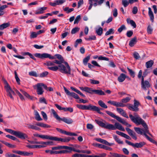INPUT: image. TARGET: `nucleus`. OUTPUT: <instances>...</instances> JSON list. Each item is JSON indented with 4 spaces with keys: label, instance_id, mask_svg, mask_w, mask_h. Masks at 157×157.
I'll list each match as a JSON object with an SVG mask.
<instances>
[{
    "label": "nucleus",
    "instance_id": "f257e3e1",
    "mask_svg": "<svg viewBox=\"0 0 157 157\" xmlns=\"http://www.w3.org/2000/svg\"><path fill=\"white\" fill-rule=\"evenodd\" d=\"M95 122L101 127L109 130H115L117 129L121 131H124L125 129L122 125L118 122L115 123L114 125L109 124L105 121V123L98 120L95 119Z\"/></svg>",
    "mask_w": 157,
    "mask_h": 157
},
{
    "label": "nucleus",
    "instance_id": "f03ea898",
    "mask_svg": "<svg viewBox=\"0 0 157 157\" xmlns=\"http://www.w3.org/2000/svg\"><path fill=\"white\" fill-rule=\"evenodd\" d=\"M133 114L134 116L131 114L129 115V117L132 121L136 124L138 125L141 124L145 129L146 132L148 133V126L145 121L140 118L136 113H134Z\"/></svg>",
    "mask_w": 157,
    "mask_h": 157
},
{
    "label": "nucleus",
    "instance_id": "7ed1b4c3",
    "mask_svg": "<svg viewBox=\"0 0 157 157\" xmlns=\"http://www.w3.org/2000/svg\"><path fill=\"white\" fill-rule=\"evenodd\" d=\"M35 56L36 57L43 59L44 58H49V59H53L57 58L60 60H61L63 62L64 59L62 56L59 54H56L54 56H52L50 54L44 53L43 54H40L39 53H36L35 54Z\"/></svg>",
    "mask_w": 157,
    "mask_h": 157
},
{
    "label": "nucleus",
    "instance_id": "20e7f679",
    "mask_svg": "<svg viewBox=\"0 0 157 157\" xmlns=\"http://www.w3.org/2000/svg\"><path fill=\"white\" fill-rule=\"evenodd\" d=\"M130 99V98L127 97L124 98L122 99L121 100V102L109 100L107 102V103L117 107H123L125 106V105L123 103L129 102Z\"/></svg>",
    "mask_w": 157,
    "mask_h": 157
},
{
    "label": "nucleus",
    "instance_id": "39448f33",
    "mask_svg": "<svg viewBox=\"0 0 157 157\" xmlns=\"http://www.w3.org/2000/svg\"><path fill=\"white\" fill-rule=\"evenodd\" d=\"M51 111L54 117L59 121H62L68 124H71L73 122V120L70 118H67L65 117H63L62 118H60L53 109H52Z\"/></svg>",
    "mask_w": 157,
    "mask_h": 157
},
{
    "label": "nucleus",
    "instance_id": "423d86ee",
    "mask_svg": "<svg viewBox=\"0 0 157 157\" xmlns=\"http://www.w3.org/2000/svg\"><path fill=\"white\" fill-rule=\"evenodd\" d=\"M105 112L107 114L112 117L116 119L118 121L126 126L127 127H130L131 126V124H129L123 119L121 118L118 116L115 115L112 112L109 111H105Z\"/></svg>",
    "mask_w": 157,
    "mask_h": 157
},
{
    "label": "nucleus",
    "instance_id": "0eeeda50",
    "mask_svg": "<svg viewBox=\"0 0 157 157\" xmlns=\"http://www.w3.org/2000/svg\"><path fill=\"white\" fill-rule=\"evenodd\" d=\"M2 79L5 84L4 87L7 93V95L10 97L11 99L13 100V98L12 96V94L14 95H15V92L12 90L6 80L4 78H2Z\"/></svg>",
    "mask_w": 157,
    "mask_h": 157
},
{
    "label": "nucleus",
    "instance_id": "6e6552de",
    "mask_svg": "<svg viewBox=\"0 0 157 157\" xmlns=\"http://www.w3.org/2000/svg\"><path fill=\"white\" fill-rule=\"evenodd\" d=\"M65 63L66 67L62 64L58 65L59 70L63 73L71 74V69L70 67L67 62H65Z\"/></svg>",
    "mask_w": 157,
    "mask_h": 157
},
{
    "label": "nucleus",
    "instance_id": "1a4fd4ad",
    "mask_svg": "<svg viewBox=\"0 0 157 157\" xmlns=\"http://www.w3.org/2000/svg\"><path fill=\"white\" fill-rule=\"evenodd\" d=\"M57 147H63L61 149H58V150H61L63 149H65L66 150H63L61 151H56V154H66L67 153H70L71 151H73V149H74V147H68L66 146H58Z\"/></svg>",
    "mask_w": 157,
    "mask_h": 157
},
{
    "label": "nucleus",
    "instance_id": "9d476101",
    "mask_svg": "<svg viewBox=\"0 0 157 157\" xmlns=\"http://www.w3.org/2000/svg\"><path fill=\"white\" fill-rule=\"evenodd\" d=\"M140 105L139 102L136 99L134 100L133 105L131 104H128L127 107L128 109L133 111L137 112L139 110V108H138L139 105Z\"/></svg>",
    "mask_w": 157,
    "mask_h": 157
},
{
    "label": "nucleus",
    "instance_id": "9b49d317",
    "mask_svg": "<svg viewBox=\"0 0 157 157\" xmlns=\"http://www.w3.org/2000/svg\"><path fill=\"white\" fill-rule=\"evenodd\" d=\"M104 0H88V4L90 6L88 10H90L94 6V7L97 5H101L104 2Z\"/></svg>",
    "mask_w": 157,
    "mask_h": 157
},
{
    "label": "nucleus",
    "instance_id": "f8f14e48",
    "mask_svg": "<svg viewBox=\"0 0 157 157\" xmlns=\"http://www.w3.org/2000/svg\"><path fill=\"white\" fill-rule=\"evenodd\" d=\"M125 142L128 145L132 146L134 148H141L146 144L144 142H140V143L134 144L127 140H125Z\"/></svg>",
    "mask_w": 157,
    "mask_h": 157
},
{
    "label": "nucleus",
    "instance_id": "ddd939ff",
    "mask_svg": "<svg viewBox=\"0 0 157 157\" xmlns=\"http://www.w3.org/2000/svg\"><path fill=\"white\" fill-rule=\"evenodd\" d=\"M37 87V93L39 95H41L44 92L42 87L45 89H47V86L43 83H40L37 84L35 86Z\"/></svg>",
    "mask_w": 157,
    "mask_h": 157
},
{
    "label": "nucleus",
    "instance_id": "4468645a",
    "mask_svg": "<svg viewBox=\"0 0 157 157\" xmlns=\"http://www.w3.org/2000/svg\"><path fill=\"white\" fill-rule=\"evenodd\" d=\"M93 105H92L91 104H89L88 105L77 104L76 106L78 108L82 110H87L92 111Z\"/></svg>",
    "mask_w": 157,
    "mask_h": 157
},
{
    "label": "nucleus",
    "instance_id": "2eb2a0df",
    "mask_svg": "<svg viewBox=\"0 0 157 157\" xmlns=\"http://www.w3.org/2000/svg\"><path fill=\"white\" fill-rule=\"evenodd\" d=\"M62 147H54L51 148L52 150H47L45 152L46 153H49L51 155L56 154V150H58V149L62 148Z\"/></svg>",
    "mask_w": 157,
    "mask_h": 157
},
{
    "label": "nucleus",
    "instance_id": "dca6fc26",
    "mask_svg": "<svg viewBox=\"0 0 157 157\" xmlns=\"http://www.w3.org/2000/svg\"><path fill=\"white\" fill-rule=\"evenodd\" d=\"M64 89L65 92L68 95L72 96L76 99H79V98L78 95L74 92H71L66 87H64Z\"/></svg>",
    "mask_w": 157,
    "mask_h": 157
},
{
    "label": "nucleus",
    "instance_id": "f3484780",
    "mask_svg": "<svg viewBox=\"0 0 157 157\" xmlns=\"http://www.w3.org/2000/svg\"><path fill=\"white\" fill-rule=\"evenodd\" d=\"M56 129L57 131L61 133L65 134L69 136H77V134L75 133L70 132H68L66 131L63 130L59 128H57Z\"/></svg>",
    "mask_w": 157,
    "mask_h": 157
},
{
    "label": "nucleus",
    "instance_id": "a211bd4d",
    "mask_svg": "<svg viewBox=\"0 0 157 157\" xmlns=\"http://www.w3.org/2000/svg\"><path fill=\"white\" fill-rule=\"evenodd\" d=\"M15 136L19 138L23 139H25L28 137L26 134L20 131H16Z\"/></svg>",
    "mask_w": 157,
    "mask_h": 157
},
{
    "label": "nucleus",
    "instance_id": "6ab92c4d",
    "mask_svg": "<svg viewBox=\"0 0 157 157\" xmlns=\"http://www.w3.org/2000/svg\"><path fill=\"white\" fill-rule=\"evenodd\" d=\"M79 88L82 90L84 91L91 94H92L94 93V90H93L91 88L87 87H83L81 86L79 87Z\"/></svg>",
    "mask_w": 157,
    "mask_h": 157
},
{
    "label": "nucleus",
    "instance_id": "aec40b11",
    "mask_svg": "<svg viewBox=\"0 0 157 157\" xmlns=\"http://www.w3.org/2000/svg\"><path fill=\"white\" fill-rule=\"evenodd\" d=\"M125 129L128 132V134L131 136L132 139L135 140L137 139V137L136 136L135 133L132 130L128 128H126Z\"/></svg>",
    "mask_w": 157,
    "mask_h": 157
},
{
    "label": "nucleus",
    "instance_id": "412c9836",
    "mask_svg": "<svg viewBox=\"0 0 157 157\" xmlns=\"http://www.w3.org/2000/svg\"><path fill=\"white\" fill-rule=\"evenodd\" d=\"M71 138L70 137H67V138H61L57 137H54V140L60 141L63 142H69Z\"/></svg>",
    "mask_w": 157,
    "mask_h": 157
},
{
    "label": "nucleus",
    "instance_id": "4be33fe9",
    "mask_svg": "<svg viewBox=\"0 0 157 157\" xmlns=\"http://www.w3.org/2000/svg\"><path fill=\"white\" fill-rule=\"evenodd\" d=\"M116 109L117 112L122 116L127 118H128L126 112L123 109L121 108H117Z\"/></svg>",
    "mask_w": 157,
    "mask_h": 157
},
{
    "label": "nucleus",
    "instance_id": "5701e85b",
    "mask_svg": "<svg viewBox=\"0 0 157 157\" xmlns=\"http://www.w3.org/2000/svg\"><path fill=\"white\" fill-rule=\"evenodd\" d=\"M141 87L144 90H146L147 88H149L150 85L149 82L147 80H145L143 83H141Z\"/></svg>",
    "mask_w": 157,
    "mask_h": 157
},
{
    "label": "nucleus",
    "instance_id": "b1692460",
    "mask_svg": "<svg viewBox=\"0 0 157 157\" xmlns=\"http://www.w3.org/2000/svg\"><path fill=\"white\" fill-rule=\"evenodd\" d=\"M148 15L150 17V19L151 21L152 22H153L154 21V15L153 14V12L150 7H148Z\"/></svg>",
    "mask_w": 157,
    "mask_h": 157
},
{
    "label": "nucleus",
    "instance_id": "393cba45",
    "mask_svg": "<svg viewBox=\"0 0 157 157\" xmlns=\"http://www.w3.org/2000/svg\"><path fill=\"white\" fill-rule=\"evenodd\" d=\"M72 150H73V151L79 153H86L87 154H90L91 153V152L90 150H76L74 147V149Z\"/></svg>",
    "mask_w": 157,
    "mask_h": 157
},
{
    "label": "nucleus",
    "instance_id": "a878e982",
    "mask_svg": "<svg viewBox=\"0 0 157 157\" xmlns=\"http://www.w3.org/2000/svg\"><path fill=\"white\" fill-rule=\"evenodd\" d=\"M148 133L146 132L145 129V131H144L145 132L144 133H143V134L148 140H149V141H150L151 142H152V143H153L155 140L152 139L150 138L149 136H148L146 134V133H147L149 135H150L151 136V135L149 132V131L148 128Z\"/></svg>",
    "mask_w": 157,
    "mask_h": 157
},
{
    "label": "nucleus",
    "instance_id": "bb28decb",
    "mask_svg": "<svg viewBox=\"0 0 157 157\" xmlns=\"http://www.w3.org/2000/svg\"><path fill=\"white\" fill-rule=\"evenodd\" d=\"M148 133L146 132L145 129V131H144L145 132L144 133H143V134L148 140H149V141H150L151 142H152V143H153L155 140L152 139L150 138L149 136H148L146 134V133H147L149 135H150L151 136V135L149 132V131L148 128Z\"/></svg>",
    "mask_w": 157,
    "mask_h": 157
},
{
    "label": "nucleus",
    "instance_id": "cd10ccee",
    "mask_svg": "<svg viewBox=\"0 0 157 157\" xmlns=\"http://www.w3.org/2000/svg\"><path fill=\"white\" fill-rule=\"evenodd\" d=\"M36 125L44 128H50L51 127V126L49 125L40 122H37L36 124Z\"/></svg>",
    "mask_w": 157,
    "mask_h": 157
},
{
    "label": "nucleus",
    "instance_id": "c85d7f7f",
    "mask_svg": "<svg viewBox=\"0 0 157 157\" xmlns=\"http://www.w3.org/2000/svg\"><path fill=\"white\" fill-rule=\"evenodd\" d=\"M47 7H46L39 8L38 9V11H36L35 14H42L44 12V11L47 10Z\"/></svg>",
    "mask_w": 157,
    "mask_h": 157
},
{
    "label": "nucleus",
    "instance_id": "c756f323",
    "mask_svg": "<svg viewBox=\"0 0 157 157\" xmlns=\"http://www.w3.org/2000/svg\"><path fill=\"white\" fill-rule=\"evenodd\" d=\"M137 38L136 37H134L129 41V45L131 47H133L136 44L137 42Z\"/></svg>",
    "mask_w": 157,
    "mask_h": 157
},
{
    "label": "nucleus",
    "instance_id": "7c9ffc66",
    "mask_svg": "<svg viewBox=\"0 0 157 157\" xmlns=\"http://www.w3.org/2000/svg\"><path fill=\"white\" fill-rule=\"evenodd\" d=\"M126 78V75L123 73H122L118 77L117 79L119 82H122Z\"/></svg>",
    "mask_w": 157,
    "mask_h": 157
},
{
    "label": "nucleus",
    "instance_id": "2f4dec72",
    "mask_svg": "<svg viewBox=\"0 0 157 157\" xmlns=\"http://www.w3.org/2000/svg\"><path fill=\"white\" fill-rule=\"evenodd\" d=\"M54 137L48 135H40V138L43 139H46L47 140H54Z\"/></svg>",
    "mask_w": 157,
    "mask_h": 157
},
{
    "label": "nucleus",
    "instance_id": "473e14b6",
    "mask_svg": "<svg viewBox=\"0 0 157 157\" xmlns=\"http://www.w3.org/2000/svg\"><path fill=\"white\" fill-rule=\"evenodd\" d=\"M126 21L128 24H130L134 28H136V24L133 20H130L129 18H127L126 20Z\"/></svg>",
    "mask_w": 157,
    "mask_h": 157
},
{
    "label": "nucleus",
    "instance_id": "72a5a7b5",
    "mask_svg": "<svg viewBox=\"0 0 157 157\" xmlns=\"http://www.w3.org/2000/svg\"><path fill=\"white\" fill-rule=\"evenodd\" d=\"M134 130L138 134H140L141 135H142L143 134V132H144V133L145 132L142 129L138 127H135L134 128Z\"/></svg>",
    "mask_w": 157,
    "mask_h": 157
},
{
    "label": "nucleus",
    "instance_id": "f704fd0d",
    "mask_svg": "<svg viewBox=\"0 0 157 157\" xmlns=\"http://www.w3.org/2000/svg\"><path fill=\"white\" fill-rule=\"evenodd\" d=\"M94 93L99 95H105V93L101 90H94Z\"/></svg>",
    "mask_w": 157,
    "mask_h": 157
},
{
    "label": "nucleus",
    "instance_id": "c9c22d12",
    "mask_svg": "<svg viewBox=\"0 0 157 157\" xmlns=\"http://www.w3.org/2000/svg\"><path fill=\"white\" fill-rule=\"evenodd\" d=\"M28 128H29L34 129L35 130H40L41 129L40 128L37 127L36 125L31 124H28Z\"/></svg>",
    "mask_w": 157,
    "mask_h": 157
},
{
    "label": "nucleus",
    "instance_id": "e433bc0d",
    "mask_svg": "<svg viewBox=\"0 0 157 157\" xmlns=\"http://www.w3.org/2000/svg\"><path fill=\"white\" fill-rule=\"evenodd\" d=\"M35 118L38 121H41L42 120V119L40 117L38 112L36 111H35Z\"/></svg>",
    "mask_w": 157,
    "mask_h": 157
},
{
    "label": "nucleus",
    "instance_id": "4c0bfd02",
    "mask_svg": "<svg viewBox=\"0 0 157 157\" xmlns=\"http://www.w3.org/2000/svg\"><path fill=\"white\" fill-rule=\"evenodd\" d=\"M95 32L98 36H101L103 33L102 28L100 27L98 29H96Z\"/></svg>",
    "mask_w": 157,
    "mask_h": 157
},
{
    "label": "nucleus",
    "instance_id": "58836bf2",
    "mask_svg": "<svg viewBox=\"0 0 157 157\" xmlns=\"http://www.w3.org/2000/svg\"><path fill=\"white\" fill-rule=\"evenodd\" d=\"M113 137L115 141L119 144H123V142L121 141L116 135H114L113 136Z\"/></svg>",
    "mask_w": 157,
    "mask_h": 157
},
{
    "label": "nucleus",
    "instance_id": "ea45409f",
    "mask_svg": "<svg viewBox=\"0 0 157 157\" xmlns=\"http://www.w3.org/2000/svg\"><path fill=\"white\" fill-rule=\"evenodd\" d=\"M70 88L72 90H73L74 91H75L77 93L80 94V95H81L82 97H85V95H84L82 93H81L78 90L76 89L75 88H74L72 86Z\"/></svg>",
    "mask_w": 157,
    "mask_h": 157
},
{
    "label": "nucleus",
    "instance_id": "a19ab883",
    "mask_svg": "<svg viewBox=\"0 0 157 157\" xmlns=\"http://www.w3.org/2000/svg\"><path fill=\"white\" fill-rule=\"evenodd\" d=\"M72 157H88V155L75 153L72 155Z\"/></svg>",
    "mask_w": 157,
    "mask_h": 157
},
{
    "label": "nucleus",
    "instance_id": "79ce46f5",
    "mask_svg": "<svg viewBox=\"0 0 157 157\" xmlns=\"http://www.w3.org/2000/svg\"><path fill=\"white\" fill-rule=\"evenodd\" d=\"M98 105L101 107L105 109H107L108 108L107 106L105 105V104L101 100H100L98 101Z\"/></svg>",
    "mask_w": 157,
    "mask_h": 157
},
{
    "label": "nucleus",
    "instance_id": "37998d69",
    "mask_svg": "<svg viewBox=\"0 0 157 157\" xmlns=\"http://www.w3.org/2000/svg\"><path fill=\"white\" fill-rule=\"evenodd\" d=\"M154 62L152 60H150L146 63V67L148 68L151 67L153 65Z\"/></svg>",
    "mask_w": 157,
    "mask_h": 157
},
{
    "label": "nucleus",
    "instance_id": "c03bdc74",
    "mask_svg": "<svg viewBox=\"0 0 157 157\" xmlns=\"http://www.w3.org/2000/svg\"><path fill=\"white\" fill-rule=\"evenodd\" d=\"M20 90L21 92L23 94H24L25 97H26L27 98L31 99H32V98H33V97L31 96L26 92L21 89Z\"/></svg>",
    "mask_w": 157,
    "mask_h": 157
},
{
    "label": "nucleus",
    "instance_id": "a18cd8bd",
    "mask_svg": "<svg viewBox=\"0 0 157 157\" xmlns=\"http://www.w3.org/2000/svg\"><path fill=\"white\" fill-rule=\"evenodd\" d=\"M0 142H1L6 146L10 148H14L15 147V146L7 142H6L4 140H0Z\"/></svg>",
    "mask_w": 157,
    "mask_h": 157
},
{
    "label": "nucleus",
    "instance_id": "49530a36",
    "mask_svg": "<svg viewBox=\"0 0 157 157\" xmlns=\"http://www.w3.org/2000/svg\"><path fill=\"white\" fill-rule=\"evenodd\" d=\"M0 142H1L6 146L10 148H14L15 147V146L7 142H6L4 140H0Z\"/></svg>",
    "mask_w": 157,
    "mask_h": 157
},
{
    "label": "nucleus",
    "instance_id": "de8ad7c7",
    "mask_svg": "<svg viewBox=\"0 0 157 157\" xmlns=\"http://www.w3.org/2000/svg\"><path fill=\"white\" fill-rule=\"evenodd\" d=\"M92 111H97L100 114H102L103 113L102 112L100 111V108L95 105H93Z\"/></svg>",
    "mask_w": 157,
    "mask_h": 157
},
{
    "label": "nucleus",
    "instance_id": "09e8293b",
    "mask_svg": "<svg viewBox=\"0 0 157 157\" xmlns=\"http://www.w3.org/2000/svg\"><path fill=\"white\" fill-rule=\"evenodd\" d=\"M10 25V24L9 23H5L0 25V29L3 30L4 29L9 27Z\"/></svg>",
    "mask_w": 157,
    "mask_h": 157
},
{
    "label": "nucleus",
    "instance_id": "8fccbe9b",
    "mask_svg": "<svg viewBox=\"0 0 157 157\" xmlns=\"http://www.w3.org/2000/svg\"><path fill=\"white\" fill-rule=\"evenodd\" d=\"M33 153L32 152H28L27 151H21V155L26 156H30L32 155Z\"/></svg>",
    "mask_w": 157,
    "mask_h": 157
},
{
    "label": "nucleus",
    "instance_id": "3c124183",
    "mask_svg": "<svg viewBox=\"0 0 157 157\" xmlns=\"http://www.w3.org/2000/svg\"><path fill=\"white\" fill-rule=\"evenodd\" d=\"M90 56H89L85 57L83 59V63L85 65H86L89 60L90 59Z\"/></svg>",
    "mask_w": 157,
    "mask_h": 157
},
{
    "label": "nucleus",
    "instance_id": "603ef678",
    "mask_svg": "<svg viewBox=\"0 0 157 157\" xmlns=\"http://www.w3.org/2000/svg\"><path fill=\"white\" fill-rule=\"evenodd\" d=\"M85 39L86 40L90 41L92 40H95L96 39V38L95 35H92L89 36L88 38H85Z\"/></svg>",
    "mask_w": 157,
    "mask_h": 157
},
{
    "label": "nucleus",
    "instance_id": "864d4df0",
    "mask_svg": "<svg viewBox=\"0 0 157 157\" xmlns=\"http://www.w3.org/2000/svg\"><path fill=\"white\" fill-rule=\"evenodd\" d=\"M6 157H19L20 156L15 155L14 154H12L10 153H7L5 155Z\"/></svg>",
    "mask_w": 157,
    "mask_h": 157
},
{
    "label": "nucleus",
    "instance_id": "5fc2aeb1",
    "mask_svg": "<svg viewBox=\"0 0 157 157\" xmlns=\"http://www.w3.org/2000/svg\"><path fill=\"white\" fill-rule=\"evenodd\" d=\"M63 10L66 11L67 13H69L74 10V8L69 9L68 7H66L63 9Z\"/></svg>",
    "mask_w": 157,
    "mask_h": 157
},
{
    "label": "nucleus",
    "instance_id": "6e6d98bb",
    "mask_svg": "<svg viewBox=\"0 0 157 157\" xmlns=\"http://www.w3.org/2000/svg\"><path fill=\"white\" fill-rule=\"evenodd\" d=\"M14 74H15V78L16 80V82L17 83L20 85V79L19 77L18 76L17 73L16 71H14Z\"/></svg>",
    "mask_w": 157,
    "mask_h": 157
},
{
    "label": "nucleus",
    "instance_id": "4d7b16f0",
    "mask_svg": "<svg viewBox=\"0 0 157 157\" xmlns=\"http://www.w3.org/2000/svg\"><path fill=\"white\" fill-rule=\"evenodd\" d=\"M114 33V29H109L105 33V36H107L111 34H113Z\"/></svg>",
    "mask_w": 157,
    "mask_h": 157
},
{
    "label": "nucleus",
    "instance_id": "13d9d810",
    "mask_svg": "<svg viewBox=\"0 0 157 157\" xmlns=\"http://www.w3.org/2000/svg\"><path fill=\"white\" fill-rule=\"evenodd\" d=\"M48 74V72L47 71H44L39 75V77L40 78H43L46 77Z\"/></svg>",
    "mask_w": 157,
    "mask_h": 157
},
{
    "label": "nucleus",
    "instance_id": "bf43d9fd",
    "mask_svg": "<svg viewBox=\"0 0 157 157\" xmlns=\"http://www.w3.org/2000/svg\"><path fill=\"white\" fill-rule=\"evenodd\" d=\"M5 130L6 132L15 135L16 131H14L11 129L5 128Z\"/></svg>",
    "mask_w": 157,
    "mask_h": 157
},
{
    "label": "nucleus",
    "instance_id": "052dcab7",
    "mask_svg": "<svg viewBox=\"0 0 157 157\" xmlns=\"http://www.w3.org/2000/svg\"><path fill=\"white\" fill-rule=\"evenodd\" d=\"M42 144H44L46 146V147L47 145H50L51 146L54 145V144L53 142L49 141H48L47 142H42Z\"/></svg>",
    "mask_w": 157,
    "mask_h": 157
},
{
    "label": "nucleus",
    "instance_id": "680f3d73",
    "mask_svg": "<svg viewBox=\"0 0 157 157\" xmlns=\"http://www.w3.org/2000/svg\"><path fill=\"white\" fill-rule=\"evenodd\" d=\"M129 2L127 0H122V4L124 7H127L129 4Z\"/></svg>",
    "mask_w": 157,
    "mask_h": 157
},
{
    "label": "nucleus",
    "instance_id": "e2e57ef3",
    "mask_svg": "<svg viewBox=\"0 0 157 157\" xmlns=\"http://www.w3.org/2000/svg\"><path fill=\"white\" fill-rule=\"evenodd\" d=\"M153 31V29L150 25H148L147 28V33L149 34H151L152 33Z\"/></svg>",
    "mask_w": 157,
    "mask_h": 157
},
{
    "label": "nucleus",
    "instance_id": "0e129e2a",
    "mask_svg": "<svg viewBox=\"0 0 157 157\" xmlns=\"http://www.w3.org/2000/svg\"><path fill=\"white\" fill-rule=\"evenodd\" d=\"M48 68L50 70L54 71H56L58 70V69L59 70V68L58 66L48 67Z\"/></svg>",
    "mask_w": 157,
    "mask_h": 157
},
{
    "label": "nucleus",
    "instance_id": "69168bd1",
    "mask_svg": "<svg viewBox=\"0 0 157 157\" xmlns=\"http://www.w3.org/2000/svg\"><path fill=\"white\" fill-rule=\"evenodd\" d=\"M81 19V16L80 15H78L76 17L74 22V24H78L79 21H80Z\"/></svg>",
    "mask_w": 157,
    "mask_h": 157
},
{
    "label": "nucleus",
    "instance_id": "338daca9",
    "mask_svg": "<svg viewBox=\"0 0 157 157\" xmlns=\"http://www.w3.org/2000/svg\"><path fill=\"white\" fill-rule=\"evenodd\" d=\"M127 69L131 76L133 78H134L135 76L134 72L132 69H130L128 67H127Z\"/></svg>",
    "mask_w": 157,
    "mask_h": 157
},
{
    "label": "nucleus",
    "instance_id": "774afa93",
    "mask_svg": "<svg viewBox=\"0 0 157 157\" xmlns=\"http://www.w3.org/2000/svg\"><path fill=\"white\" fill-rule=\"evenodd\" d=\"M79 30V28L78 27H75L72 29L71 31V33L74 34L76 33Z\"/></svg>",
    "mask_w": 157,
    "mask_h": 157
}]
</instances>
